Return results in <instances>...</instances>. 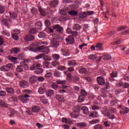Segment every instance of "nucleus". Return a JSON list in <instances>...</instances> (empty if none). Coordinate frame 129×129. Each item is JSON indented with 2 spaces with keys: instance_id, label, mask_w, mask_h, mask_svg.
Wrapping results in <instances>:
<instances>
[{
  "instance_id": "f257e3e1",
  "label": "nucleus",
  "mask_w": 129,
  "mask_h": 129,
  "mask_svg": "<svg viewBox=\"0 0 129 129\" xmlns=\"http://www.w3.org/2000/svg\"><path fill=\"white\" fill-rule=\"evenodd\" d=\"M30 70H36L34 72L35 74H38V75L41 74V73H43V71H44L42 68H40V64L38 63L32 65L30 67Z\"/></svg>"
},
{
  "instance_id": "f03ea898",
  "label": "nucleus",
  "mask_w": 129,
  "mask_h": 129,
  "mask_svg": "<svg viewBox=\"0 0 129 129\" xmlns=\"http://www.w3.org/2000/svg\"><path fill=\"white\" fill-rule=\"evenodd\" d=\"M13 66V65L12 63H8L7 65H4L1 67L0 68V70H1V71L7 72L10 71L11 69H12Z\"/></svg>"
},
{
  "instance_id": "7ed1b4c3",
  "label": "nucleus",
  "mask_w": 129,
  "mask_h": 129,
  "mask_svg": "<svg viewBox=\"0 0 129 129\" xmlns=\"http://www.w3.org/2000/svg\"><path fill=\"white\" fill-rule=\"evenodd\" d=\"M53 29L56 30L58 34H63V33H64V28L59 24H56L53 26Z\"/></svg>"
},
{
  "instance_id": "20e7f679",
  "label": "nucleus",
  "mask_w": 129,
  "mask_h": 129,
  "mask_svg": "<svg viewBox=\"0 0 129 129\" xmlns=\"http://www.w3.org/2000/svg\"><path fill=\"white\" fill-rule=\"evenodd\" d=\"M19 85L21 88H27L29 86V82L23 80L20 82Z\"/></svg>"
},
{
  "instance_id": "39448f33",
  "label": "nucleus",
  "mask_w": 129,
  "mask_h": 129,
  "mask_svg": "<svg viewBox=\"0 0 129 129\" xmlns=\"http://www.w3.org/2000/svg\"><path fill=\"white\" fill-rule=\"evenodd\" d=\"M97 82L99 85H104L105 84V80L102 77H98L97 78Z\"/></svg>"
},
{
  "instance_id": "423d86ee",
  "label": "nucleus",
  "mask_w": 129,
  "mask_h": 129,
  "mask_svg": "<svg viewBox=\"0 0 129 129\" xmlns=\"http://www.w3.org/2000/svg\"><path fill=\"white\" fill-rule=\"evenodd\" d=\"M111 78L109 79V81L112 82V81H115V80L114 79V77H117V72H112L111 74H110Z\"/></svg>"
},
{
  "instance_id": "0eeeda50",
  "label": "nucleus",
  "mask_w": 129,
  "mask_h": 129,
  "mask_svg": "<svg viewBox=\"0 0 129 129\" xmlns=\"http://www.w3.org/2000/svg\"><path fill=\"white\" fill-rule=\"evenodd\" d=\"M34 39L35 36L31 34L27 35L24 37L25 41H27L28 42H31V41H33Z\"/></svg>"
},
{
  "instance_id": "6e6552de",
  "label": "nucleus",
  "mask_w": 129,
  "mask_h": 129,
  "mask_svg": "<svg viewBox=\"0 0 129 129\" xmlns=\"http://www.w3.org/2000/svg\"><path fill=\"white\" fill-rule=\"evenodd\" d=\"M60 52L63 56H66V57L70 56V51H69V49H60Z\"/></svg>"
},
{
  "instance_id": "1a4fd4ad",
  "label": "nucleus",
  "mask_w": 129,
  "mask_h": 129,
  "mask_svg": "<svg viewBox=\"0 0 129 129\" xmlns=\"http://www.w3.org/2000/svg\"><path fill=\"white\" fill-rule=\"evenodd\" d=\"M8 59L12 62V63H14V64H18L19 63L17 60L19 59L18 57L9 56L8 57Z\"/></svg>"
},
{
  "instance_id": "9d476101",
  "label": "nucleus",
  "mask_w": 129,
  "mask_h": 129,
  "mask_svg": "<svg viewBox=\"0 0 129 129\" xmlns=\"http://www.w3.org/2000/svg\"><path fill=\"white\" fill-rule=\"evenodd\" d=\"M66 41L67 43L71 45V44H73L74 43V38L73 37V36L70 35L66 39Z\"/></svg>"
},
{
  "instance_id": "9b49d317",
  "label": "nucleus",
  "mask_w": 129,
  "mask_h": 129,
  "mask_svg": "<svg viewBox=\"0 0 129 129\" xmlns=\"http://www.w3.org/2000/svg\"><path fill=\"white\" fill-rule=\"evenodd\" d=\"M29 81L31 84H34L35 82H36V81H38V77L32 76L29 79Z\"/></svg>"
},
{
  "instance_id": "f8f14e48",
  "label": "nucleus",
  "mask_w": 129,
  "mask_h": 129,
  "mask_svg": "<svg viewBox=\"0 0 129 129\" xmlns=\"http://www.w3.org/2000/svg\"><path fill=\"white\" fill-rule=\"evenodd\" d=\"M90 117H93V118H97L99 117V114H98V112L97 111L91 112L89 114Z\"/></svg>"
},
{
  "instance_id": "ddd939ff",
  "label": "nucleus",
  "mask_w": 129,
  "mask_h": 129,
  "mask_svg": "<svg viewBox=\"0 0 129 129\" xmlns=\"http://www.w3.org/2000/svg\"><path fill=\"white\" fill-rule=\"evenodd\" d=\"M101 112L102 113L104 114V116L106 117L107 114H108V113H109V110H108V109H107L106 107H105L102 108Z\"/></svg>"
},
{
  "instance_id": "4468645a",
  "label": "nucleus",
  "mask_w": 129,
  "mask_h": 129,
  "mask_svg": "<svg viewBox=\"0 0 129 129\" xmlns=\"http://www.w3.org/2000/svg\"><path fill=\"white\" fill-rule=\"evenodd\" d=\"M69 15L72 17H76L78 15V11L75 10H71L69 11Z\"/></svg>"
},
{
  "instance_id": "2eb2a0df",
  "label": "nucleus",
  "mask_w": 129,
  "mask_h": 129,
  "mask_svg": "<svg viewBox=\"0 0 129 129\" xmlns=\"http://www.w3.org/2000/svg\"><path fill=\"white\" fill-rule=\"evenodd\" d=\"M128 111H129V108L126 107H124L121 108V110L120 111V112L122 114H124L125 113H128Z\"/></svg>"
},
{
  "instance_id": "dca6fc26",
  "label": "nucleus",
  "mask_w": 129,
  "mask_h": 129,
  "mask_svg": "<svg viewBox=\"0 0 129 129\" xmlns=\"http://www.w3.org/2000/svg\"><path fill=\"white\" fill-rule=\"evenodd\" d=\"M9 14L11 19H14L16 20V19L18 18V14H17L16 12H10Z\"/></svg>"
},
{
  "instance_id": "f3484780",
  "label": "nucleus",
  "mask_w": 129,
  "mask_h": 129,
  "mask_svg": "<svg viewBox=\"0 0 129 129\" xmlns=\"http://www.w3.org/2000/svg\"><path fill=\"white\" fill-rule=\"evenodd\" d=\"M82 26L79 24H74V26L73 27V30L80 31V29H82Z\"/></svg>"
},
{
  "instance_id": "a211bd4d",
  "label": "nucleus",
  "mask_w": 129,
  "mask_h": 129,
  "mask_svg": "<svg viewBox=\"0 0 129 129\" xmlns=\"http://www.w3.org/2000/svg\"><path fill=\"white\" fill-rule=\"evenodd\" d=\"M9 22H10L9 20L7 19H3L1 21V23L2 25H4L5 26H6V27H9L10 26V24H9Z\"/></svg>"
},
{
  "instance_id": "6ab92c4d",
  "label": "nucleus",
  "mask_w": 129,
  "mask_h": 129,
  "mask_svg": "<svg viewBox=\"0 0 129 129\" xmlns=\"http://www.w3.org/2000/svg\"><path fill=\"white\" fill-rule=\"evenodd\" d=\"M52 95H54V91L53 90H48L46 92V96L51 97Z\"/></svg>"
},
{
  "instance_id": "aec40b11",
  "label": "nucleus",
  "mask_w": 129,
  "mask_h": 129,
  "mask_svg": "<svg viewBox=\"0 0 129 129\" xmlns=\"http://www.w3.org/2000/svg\"><path fill=\"white\" fill-rule=\"evenodd\" d=\"M40 109V107L38 106H34L32 107V112H39Z\"/></svg>"
},
{
  "instance_id": "412c9836",
  "label": "nucleus",
  "mask_w": 129,
  "mask_h": 129,
  "mask_svg": "<svg viewBox=\"0 0 129 129\" xmlns=\"http://www.w3.org/2000/svg\"><path fill=\"white\" fill-rule=\"evenodd\" d=\"M6 90L9 94H14L15 93V90L12 88H6Z\"/></svg>"
},
{
  "instance_id": "4be33fe9",
  "label": "nucleus",
  "mask_w": 129,
  "mask_h": 129,
  "mask_svg": "<svg viewBox=\"0 0 129 129\" xmlns=\"http://www.w3.org/2000/svg\"><path fill=\"white\" fill-rule=\"evenodd\" d=\"M109 118V119H114L115 118V115L114 114L109 112V113L107 114V116H106Z\"/></svg>"
},
{
  "instance_id": "5701e85b",
  "label": "nucleus",
  "mask_w": 129,
  "mask_h": 129,
  "mask_svg": "<svg viewBox=\"0 0 129 129\" xmlns=\"http://www.w3.org/2000/svg\"><path fill=\"white\" fill-rule=\"evenodd\" d=\"M20 51H21V49L19 48H13L11 50V53L12 54H18Z\"/></svg>"
},
{
  "instance_id": "b1692460",
  "label": "nucleus",
  "mask_w": 129,
  "mask_h": 129,
  "mask_svg": "<svg viewBox=\"0 0 129 129\" xmlns=\"http://www.w3.org/2000/svg\"><path fill=\"white\" fill-rule=\"evenodd\" d=\"M81 109L83 110V112L85 114H88L89 113V110H88V108L87 107L83 106L82 107Z\"/></svg>"
},
{
  "instance_id": "393cba45",
  "label": "nucleus",
  "mask_w": 129,
  "mask_h": 129,
  "mask_svg": "<svg viewBox=\"0 0 129 129\" xmlns=\"http://www.w3.org/2000/svg\"><path fill=\"white\" fill-rule=\"evenodd\" d=\"M16 71L18 73H21L23 72V71H24V69L23 68L22 64H21L20 66H17V67L16 68Z\"/></svg>"
},
{
  "instance_id": "a878e982",
  "label": "nucleus",
  "mask_w": 129,
  "mask_h": 129,
  "mask_svg": "<svg viewBox=\"0 0 129 129\" xmlns=\"http://www.w3.org/2000/svg\"><path fill=\"white\" fill-rule=\"evenodd\" d=\"M42 59H43V60L45 61H52V58L50 57V56L45 55L44 54L42 56Z\"/></svg>"
},
{
  "instance_id": "bb28decb",
  "label": "nucleus",
  "mask_w": 129,
  "mask_h": 129,
  "mask_svg": "<svg viewBox=\"0 0 129 129\" xmlns=\"http://www.w3.org/2000/svg\"><path fill=\"white\" fill-rule=\"evenodd\" d=\"M79 16L80 19H85V18H86V17H87L86 12H81L79 14Z\"/></svg>"
},
{
  "instance_id": "cd10ccee",
  "label": "nucleus",
  "mask_w": 129,
  "mask_h": 129,
  "mask_svg": "<svg viewBox=\"0 0 129 129\" xmlns=\"http://www.w3.org/2000/svg\"><path fill=\"white\" fill-rule=\"evenodd\" d=\"M103 60H110L111 59V55L110 54H104L102 56Z\"/></svg>"
},
{
  "instance_id": "c85d7f7f",
  "label": "nucleus",
  "mask_w": 129,
  "mask_h": 129,
  "mask_svg": "<svg viewBox=\"0 0 129 129\" xmlns=\"http://www.w3.org/2000/svg\"><path fill=\"white\" fill-rule=\"evenodd\" d=\"M38 10L41 16H46V11L44 9H43V8L40 7L38 8Z\"/></svg>"
},
{
  "instance_id": "c756f323",
  "label": "nucleus",
  "mask_w": 129,
  "mask_h": 129,
  "mask_svg": "<svg viewBox=\"0 0 129 129\" xmlns=\"http://www.w3.org/2000/svg\"><path fill=\"white\" fill-rule=\"evenodd\" d=\"M21 65L22 66V68H24L26 70H29V65L25 63V61L21 62Z\"/></svg>"
},
{
  "instance_id": "7c9ffc66",
  "label": "nucleus",
  "mask_w": 129,
  "mask_h": 129,
  "mask_svg": "<svg viewBox=\"0 0 129 129\" xmlns=\"http://www.w3.org/2000/svg\"><path fill=\"white\" fill-rule=\"evenodd\" d=\"M77 126H79V127H86L87 126V124L86 123L84 122H79L77 123Z\"/></svg>"
},
{
  "instance_id": "2f4dec72",
  "label": "nucleus",
  "mask_w": 129,
  "mask_h": 129,
  "mask_svg": "<svg viewBox=\"0 0 129 129\" xmlns=\"http://www.w3.org/2000/svg\"><path fill=\"white\" fill-rule=\"evenodd\" d=\"M29 34H33L34 35L35 34H37L38 33V29L37 28H32L29 31Z\"/></svg>"
},
{
  "instance_id": "473e14b6",
  "label": "nucleus",
  "mask_w": 129,
  "mask_h": 129,
  "mask_svg": "<svg viewBox=\"0 0 129 129\" xmlns=\"http://www.w3.org/2000/svg\"><path fill=\"white\" fill-rule=\"evenodd\" d=\"M81 110V108H80V106H76L74 107V108L73 109L74 112H79L80 110Z\"/></svg>"
},
{
  "instance_id": "72a5a7b5",
  "label": "nucleus",
  "mask_w": 129,
  "mask_h": 129,
  "mask_svg": "<svg viewBox=\"0 0 129 129\" xmlns=\"http://www.w3.org/2000/svg\"><path fill=\"white\" fill-rule=\"evenodd\" d=\"M58 4V1L54 0L50 2V6H51V7H57Z\"/></svg>"
},
{
  "instance_id": "f704fd0d",
  "label": "nucleus",
  "mask_w": 129,
  "mask_h": 129,
  "mask_svg": "<svg viewBox=\"0 0 129 129\" xmlns=\"http://www.w3.org/2000/svg\"><path fill=\"white\" fill-rule=\"evenodd\" d=\"M38 91L39 94H44V93L46 92V89L40 87L38 89Z\"/></svg>"
},
{
  "instance_id": "c9c22d12",
  "label": "nucleus",
  "mask_w": 129,
  "mask_h": 129,
  "mask_svg": "<svg viewBox=\"0 0 129 129\" xmlns=\"http://www.w3.org/2000/svg\"><path fill=\"white\" fill-rule=\"evenodd\" d=\"M88 59H89V60H95V59H97V55L91 54L88 56Z\"/></svg>"
},
{
  "instance_id": "e433bc0d",
  "label": "nucleus",
  "mask_w": 129,
  "mask_h": 129,
  "mask_svg": "<svg viewBox=\"0 0 129 129\" xmlns=\"http://www.w3.org/2000/svg\"><path fill=\"white\" fill-rule=\"evenodd\" d=\"M53 59L55 60V61H58L59 59H60V55L57 54H53L52 55Z\"/></svg>"
},
{
  "instance_id": "4c0bfd02",
  "label": "nucleus",
  "mask_w": 129,
  "mask_h": 129,
  "mask_svg": "<svg viewBox=\"0 0 129 129\" xmlns=\"http://www.w3.org/2000/svg\"><path fill=\"white\" fill-rule=\"evenodd\" d=\"M5 12H6V7L1 5L0 6V14L1 15H3V14H5Z\"/></svg>"
},
{
  "instance_id": "58836bf2",
  "label": "nucleus",
  "mask_w": 129,
  "mask_h": 129,
  "mask_svg": "<svg viewBox=\"0 0 129 129\" xmlns=\"http://www.w3.org/2000/svg\"><path fill=\"white\" fill-rule=\"evenodd\" d=\"M69 66H76L77 63L75 60H70L68 62Z\"/></svg>"
},
{
  "instance_id": "ea45409f",
  "label": "nucleus",
  "mask_w": 129,
  "mask_h": 129,
  "mask_svg": "<svg viewBox=\"0 0 129 129\" xmlns=\"http://www.w3.org/2000/svg\"><path fill=\"white\" fill-rule=\"evenodd\" d=\"M40 100L44 103V104H47L48 103V99L46 98L45 97H40Z\"/></svg>"
},
{
  "instance_id": "a19ab883",
  "label": "nucleus",
  "mask_w": 129,
  "mask_h": 129,
  "mask_svg": "<svg viewBox=\"0 0 129 129\" xmlns=\"http://www.w3.org/2000/svg\"><path fill=\"white\" fill-rule=\"evenodd\" d=\"M85 97H83V96L80 95L78 99V102H79V103H81V102H83V101L85 100Z\"/></svg>"
},
{
  "instance_id": "79ce46f5",
  "label": "nucleus",
  "mask_w": 129,
  "mask_h": 129,
  "mask_svg": "<svg viewBox=\"0 0 129 129\" xmlns=\"http://www.w3.org/2000/svg\"><path fill=\"white\" fill-rule=\"evenodd\" d=\"M38 37L40 39H43L44 38H46V34L45 32H40L38 34Z\"/></svg>"
},
{
  "instance_id": "37998d69",
  "label": "nucleus",
  "mask_w": 129,
  "mask_h": 129,
  "mask_svg": "<svg viewBox=\"0 0 129 129\" xmlns=\"http://www.w3.org/2000/svg\"><path fill=\"white\" fill-rule=\"evenodd\" d=\"M100 121V120H99L98 119H95L91 120L90 121V124H95V123H98V122H99Z\"/></svg>"
},
{
  "instance_id": "c03bdc74",
  "label": "nucleus",
  "mask_w": 129,
  "mask_h": 129,
  "mask_svg": "<svg viewBox=\"0 0 129 129\" xmlns=\"http://www.w3.org/2000/svg\"><path fill=\"white\" fill-rule=\"evenodd\" d=\"M87 72V70L84 68H81L79 71V73L81 74H84V73H86Z\"/></svg>"
},
{
  "instance_id": "a18cd8bd",
  "label": "nucleus",
  "mask_w": 129,
  "mask_h": 129,
  "mask_svg": "<svg viewBox=\"0 0 129 129\" xmlns=\"http://www.w3.org/2000/svg\"><path fill=\"white\" fill-rule=\"evenodd\" d=\"M20 100L23 102V103H27V102L29 100V99L24 98L23 96L20 98Z\"/></svg>"
},
{
  "instance_id": "49530a36",
  "label": "nucleus",
  "mask_w": 129,
  "mask_h": 129,
  "mask_svg": "<svg viewBox=\"0 0 129 129\" xmlns=\"http://www.w3.org/2000/svg\"><path fill=\"white\" fill-rule=\"evenodd\" d=\"M0 107H7V103L0 99Z\"/></svg>"
},
{
  "instance_id": "de8ad7c7",
  "label": "nucleus",
  "mask_w": 129,
  "mask_h": 129,
  "mask_svg": "<svg viewBox=\"0 0 129 129\" xmlns=\"http://www.w3.org/2000/svg\"><path fill=\"white\" fill-rule=\"evenodd\" d=\"M31 12L32 14H33V15H36V14H38V9L32 7L31 9Z\"/></svg>"
},
{
  "instance_id": "09e8293b",
  "label": "nucleus",
  "mask_w": 129,
  "mask_h": 129,
  "mask_svg": "<svg viewBox=\"0 0 129 129\" xmlns=\"http://www.w3.org/2000/svg\"><path fill=\"white\" fill-rule=\"evenodd\" d=\"M81 96H83L85 97V96H87V93L85 90H82L81 91Z\"/></svg>"
},
{
  "instance_id": "8fccbe9b",
  "label": "nucleus",
  "mask_w": 129,
  "mask_h": 129,
  "mask_svg": "<svg viewBox=\"0 0 129 129\" xmlns=\"http://www.w3.org/2000/svg\"><path fill=\"white\" fill-rule=\"evenodd\" d=\"M122 92H123V91L120 89H118L115 90V94H116V95H118L119 94H120V93H122Z\"/></svg>"
},
{
  "instance_id": "3c124183",
  "label": "nucleus",
  "mask_w": 129,
  "mask_h": 129,
  "mask_svg": "<svg viewBox=\"0 0 129 129\" xmlns=\"http://www.w3.org/2000/svg\"><path fill=\"white\" fill-rule=\"evenodd\" d=\"M54 75L55 77H60L61 76V72L55 71L54 73Z\"/></svg>"
},
{
  "instance_id": "603ef678",
  "label": "nucleus",
  "mask_w": 129,
  "mask_h": 129,
  "mask_svg": "<svg viewBox=\"0 0 129 129\" xmlns=\"http://www.w3.org/2000/svg\"><path fill=\"white\" fill-rule=\"evenodd\" d=\"M3 34V35H4L5 36H6L7 37H10V36H11V34L7 30L4 31Z\"/></svg>"
},
{
  "instance_id": "864d4df0",
  "label": "nucleus",
  "mask_w": 129,
  "mask_h": 129,
  "mask_svg": "<svg viewBox=\"0 0 129 129\" xmlns=\"http://www.w3.org/2000/svg\"><path fill=\"white\" fill-rule=\"evenodd\" d=\"M73 77V76H72V74H71V73H68L67 75V79H68V80H70V81H71V80H72Z\"/></svg>"
},
{
  "instance_id": "5fc2aeb1",
  "label": "nucleus",
  "mask_w": 129,
  "mask_h": 129,
  "mask_svg": "<svg viewBox=\"0 0 129 129\" xmlns=\"http://www.w3.org/2000/svg\"><path fill=\"white\" fill-rule=\"evenodd\" d=\"M80 80V79L79 77L77 76H73L72 78L71 81H79Z\"/></svg>"
},
{
  "instance_id": "6e6d98bb",
  "label": "nucleus",
  "mask_w": 129,
  "mask_h": 129,
  "mask_svg": "<svg viewBox=\"0 0 129 129\" xmlns=\"http://www.w3.org/2000/svg\"><path fill=\"white\" fill-rule=\"evenodd\" d=\"M94 129H102V126L100 124H97L94 126Z\"/></svg>"
},
{
  "instance_id": "4d7b16f0",
  "label": "nucleus",
  "mask_w": 129,
  "mask_h": 129,
  "mask_svg": "<svg viewBox=\"0 0 129 129\" xmlns=\"http://www.w3.org/2000/svg\"><path fill=\"white\" fill-rule=\"evenodd\" d=\"M12 38L15 41H18V40H19V36H18V34H13L12 35Z\"/></svg>"
},
{
  "instance_id": "13d9d810",
  "label": "nucleus",
  "mask_w": 129,
  "mask_h": 129,
  "mask_svg": "<svg viewBox=\"0 0 129 129\" xmlns=\"http://www.w3.org/2000/svg\"><path fill=\"white\" fill-rule=\"evenodd\" d=\"M41 52L42 53H44V54L47 55V54H49V53H50V50L48 48H45Z\"/></svg>"
},
{
  "instance_id": "bf43d9fd",
  "label": "nucleus",
  "mask_w": 129,
  "mask_h": 129,
  "mask_svg": "<svg viewBox=\"0 0 129 129\" xmlns=\"http://www.w3.org/2000/svg\"><path fill=\"white\" fill-rule=\"evenodd\" d=\"M7 96V93L5 91H0V96L2 97H5V96Z\"/></svg>"
},
{
  "instance_id": "052dcab7",
  "label": "nucleus",
  "mask_w": 129,
  "mask_h": 129,
  "mask_svg": "<svg viewBox=\"0 0 129 129\" xmlns=\"http://www.w3.org/2000/svg\"><path fill=\"white\" fill-rule=\"evenodd\" d=\"M52 37L53 39H54L55 40H60L61 39V37H60L57 34H53L52 35Z\"/></svg>"
},
{
  "instance_id": "680f3d73",
  "label": "nucleus",
  "mask_w": 129,
  "mask_h": 129,
  "mask_svg": "<svg viewBox=\"0 0 129 129\" xmlns=\"http://www.w3.org/2000/svg\"><path fill=\"white\" fill-rule=\"evenodd\" d=\"M37 80L38 81H39V82H43V81L45 80V78H44V77L39 76L37 77Z\"/></svg>"
},
{
  "instance_id": "e2e57ef3",
  "label": "nucleus",
  "mask_w": 129,
  "mask_h": 129,
  "mask_svg": "<svg viewBox=\"0 0 129 129\" xmlns=\"http://www.w3.org/2000/svg\"><path fill=\"white\" fill-rule=\"evenodd\" d=\"M51 65L54 66V67H56V66H59L60 65V62L58 61H53L52 62Z\"/></svg>"
},
{
  "instance_id": "0e129e2a",
  "label": "nucleus",
  "mask_w": 129,
  "mask_h": 129,
  "mask_svg": "<svg viewBox=\"0 0 129 129\" xmlns=\"http://www.w3.org/2000/svg\"><path fill=\"white\" fill-rule=\"evenodd\" d=\"M56 98L57 100H58L59 101H61V100H63V98L60 95H56Z\"/></svg>"
},
{
  "instance_id": "69168bd1",
  "label": "nucleus",
  "mask_w": 129,
  "mask_h": 129,
  "mask_svg": "<svg viewBox=\"0 0 129 129\" xmlns=\"http://www.w3.org/2000/svg\"><path fill=\"white\" fill-rule=\"evenodd\" d=\"M51 88H52V89H55V90H57V88H58V85L53 83L51 85Z\"/></svg>"
},
{
  "instance_id": "338daca9",
  "label": "nucleus",
  "mask_w": 129,
  "mask_h": 129,
  "mask_svg": "<svg viewBox=\"0 0 129 129\" xmlns=\"http://www.w3.org/2000/svg\"><path fill=\"white\" fill-rule=\"evenodd\" d=\"M86 14L87 15V17L88 16H91L92 15H93V14H94V11H88L86 12Z\"/></svg>"
},
{
  "instance_id": "774afa93",
  "label": "nucleus",
  "mask_w": 129,
  "mask_h": 129,
  "mask_svg": "<svg viewBox=\"0 0 129 129\" xmlns=\"http://www.w3.org/2000/svg\"><path fill=\"white\" fill-rule=\"evenodd\" d=\"M71 116L72 117V118H77V117H78V114L71 113Z\"/></svg>"
}]
</instances>
